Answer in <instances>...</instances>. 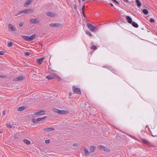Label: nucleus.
<instances>
[{"instance_id": "obj_1", "label": "nucleus", "mask_w": 157, "mask_h": 157, "mask_svg": "<svg viewBox=\"0 0 157 157\" xmlns=\"http://www.w3.org/2000/svg\"><path fill=\"white\" fill-rule=\"evenodd\" d=\"M46 78L48 80H52V79L54 78L57 79L58 78V81H59L60 80V78L58 77L55 74H51L47 75L46 77Z\"/></svg>"}, {"instance_id": "obj_2", "label": "nucleus", "mask_w": 157, "mask_h": 157, "mask_svg": "<svg viewBox=\"0 0 157 157\" xmlns=\"http://www.w3.org/2000/svg\"><path fill=\"white\" fill-rule=\"evenodd\" d=\"M54 112L56 113L60 114H65L68 113V112L66 110H59L58 109H53Z\"/></svg>"}, {"instance_id": "obj_3", "label": "nucleus", "mask_w": 157, "mask_h": 157, "mask_svg": "<svg viewBox=\"0 0 157 157\" xmlns=\"http://www.w3.org/2000/svg\"><path fill=\"white\" fill-rule=\"evenodd\" d=\"M87 26L90 29V30L92 32H94L98 30L97 29L90 24L88 23L87 24Z\"/></svg>"}, {"instance_id": "obj_4", "label": "nucleus", "mask_w": 157, "mask_h": 157, "mask_svg": "<svg viewBox=\"0 0 157 157\" xmlns=\"http://www.w3.org/2000/svg\"><path fill=\"white\" fill-rule=\"evenodd\" d=\"M73 90L75 93L77 94H81V92L80 89L75 86H73Z\"/></svg>"}, {"instance_id": "obj_5", "label": "nucleus", "mask_w": 157, "mask_h": 157, "mask_svg": "<svg viewBox=\"0 0 157 157\" xmlns=\"http://www.w3.org/2000/svg\"><path fill=\"white\" fill-rule=\"evenodd\" d=\"M98 148L102 151H109L110 150L106 146H104L102 145H99L98 147Z\"/></svg>"}, {"instance_id": "obj_6", "label": "nucleus", "mask_w": 157, "mask_h": 157, "mask_svg": "<svg viewBox=\"0 0 157 157\" xmlns=\"http://www.w3.org/2000/svg\"><path fill=\"white\" fill-rule=\"evenodd\" d=\"M47 117L46 116L44 117H40L37 119H32V121L34 123H37L39 121H41Z\"/></svg>"}, {"instance_id": "obj_7", "label": "nucleus", "mask_w": 157, "mask_h": 157, "mask_svg": "<svg viewBox=\"0 0 157 157\" xmlns=\"http://www.w3.org/2000/svg\"><path fill=\"white\" fill-rule=\"evenodd\" d=\"M8 27L10 31H14L16 30V28L15 26L10 23L9 24Z\"/></svg>"}, {"instance_id": "obj_8", "label": "nucleus", "mask_w": 157, "mask_h": 157, "mask_svg": "<svg viewBox=\"0 0 157 157\" xmlns=\"http://www.w3.org/2000/svg\"><path fill=\"white\" fill-rule=\"evenodd\" d=\"M24 78V77L23 76H20L17 78H15L13 80L15 81H21Z\"/></svg>"}, {"instance_id": "obj_9", "label": "nucleus", "mask_w": 157, "mask_h": 157, "mask_svg": "<svg viewBox=\"0 0 157 157\" xmlns=\"http://www.w3.org/2000/svg\"><path fill=\"white\" fill-rule=\"evenodd\" d=\"M141 141L140 142H141L142 143L144 144H150L149 142L147 140L141 138L140 139Z\"/></svg>"}, {"instance_id": "obj_10", "label": "nucleus", "mask_w": 157, "mask_h": 157, "mask_svg": "<svg viewBox=\"0 0 157 157\" xmlns=\"http://www.w3.org/2000/svg\"><path fill=\"white\" fill-rule=\"evenodd\" d=\"M46 14L47 16L51 17H53L55 16V14L54 13L51 12H47Z\"/></svg>"}, {"instance_id": "obj_11", "label": "nucleus", "mask_w": 157, "mask_h": 157, "mask_svg": "<svg viewBox=\"0 0 157 157\" xmlns=\"http://www.w3.org/2000/svg\"><path fill=\"white\" fill-rule=\"evenodd\" d=\"M49 25L51 27H56L59 26L60 25L59 23H52L49 24Z\"/></svg>"}, {"instance_id": "obj_12", "label": "nucleus", "mask_w": 157, "mask_h": 157, "mask_svg": "<svg viewBox=\"0 0 157 157\" xmlns=\"http://www.w3.org/2000/svg\"><path fill=\"white\" fill-rule=\"evenodd\" d=\"M45 111L44 110H41L37 112H36L34 113V114L35 115H43L44 114Z\"/></svg>"}, {"instance_id": "obj_13", "label": "nucleus", "mask_w": 157, "mask_h": 157, "mask_svg": "<svg viewBox=\"0 0 157 157\" xmlns=\"http://www.w3.org/2000/svg\"><path fill=\"white\" fill-rule=\"evenodd\" d=\"M32 23L33 24H37L39 22V20L37 19H33L30 20Z\"/></svg>"}, {"instance_id": "obj_14", "label": "nucleus", "mask_w": 157, "mask_h": 157, "mask_svg": "<svg viewBox=\"0 0 157 157\" xmlns=\"http://www.w3.org/2000/svg\"><path fill=\"white\" fill-rule=\"evenodd\" d=\"M126 20L127 22L130 24H131L132 22V18L129 16H126Z\"/></svg>"}, {"instance_id": "obj_15", "label": "nucleus", "mask_w": 157, "mask_h": 157, "mask_svg": "<svg viewBox=\"0 0 157 157\" xmlns=\"http://www.w3.org/2000/svg\"><path fill=\"white\" fill-rule=\"evenodd\" d=\"M96 147L94 146H91L90 147V150L91 152H93L95 150Z\"/></svg>"}, {"instance_id": "obj_16", "label": "nucleus", "mask_w": 157, "mask_h": 157, "mask_svg": "<svg viewBox=\"0 0 157 157\" xmlns=\"http://www.w3.org/2000/svg\"><path fill=\"white\" fill-rule=\"evenodd\" d=\"M32 0H27V1L24 4V6L25 7L28 6L30 4Z\"/></svg>"}, {"instance_id": "obj_17", "label": "nucleus", "mask_w": 157, "mask_h": 157, "mask_svg": "<svg viewBox=\"0 0 157 157\" xmlns=\"http://www.w3.org/2000/svg\"><path fill=\"white\" fill-rule=\"evenodd\" d=\"M44 130L47 131H52L54 130V129L52 127L47 128H44Z\"/></svg>"}, {"instance_id": "obj_18", "label": "nucleus", "mask_w": 157, "mask_h": 157, "mask_svg": "<svg viewBox=\"0 0 157 157\" xmlns=\"http://www.w3.org/2000/svg\"><path fill=\"white\" fill-rule=\"evenodd\" d=\"M44 59V58H42L37 60V62L40 65L42 63V62H43V60Z\"/></svg>"}, {"instance_id": "obj_19", "label": "nucleus", "mask_w": 157, "mask_h": 157, "mask_svg": "<svg viewBox=\"0 0 157 157\" xmlns=\"http://www.w3.org/2000/svg\"><path fill=\"white\" fill-rule=\"evenodd\" d=\"M36 36V34H34L30 36H29V41L33 40Z\"/></svg>"}, {"instance_id": "obj_20", "label": "nucleus", "mask_w": 157, "mask_h": 157, "mask_svg": "<svg viewBox=\"0 0 157 157\" xmlns=\"http://www.w3.org/2000/svg\"><path fill=\"white\" fill-rule=\"evenodd\" d=\"M22 37L26 40L29 41V36H28L22 35Z\"/></svg>"}, {"instance_id": "obj_21", "label": "nucleus", "mask_w": 157, "mask_h": 157, "mask_svg": "<svg viewBox=\"0 0 157 157\" xmlns=\"http://www.w3.org/2000/svg\"><path fill=\"white\" fill-rule=\"evenodd\" d=\"M135 1L138 7L141 6V3L139 0H135Z\"/></svg>"}, {"instance_id": "obj_22", "label": "nucleus", "mask_w": 157, "mask_h": 157, "mask_svg": "<svg viewBox=\"0 0 157 157\" xmlns=\"http://www.w3.org/2000/svg\"><path fill=\"white\" fill-rule=\"evenodd\" d=\"M83 149L86 155H88L89 153V152L87 149L85 147H83Z\"/></svg>"}, {"instance_id": "obj_23", "label": "nucleus", "mask_w": 157, "mask_h": 157, "mask_svg": "<svg viewBox=\"0 0 157 157\" xmlns=\"http://www.w3.org/2000/svg\"><path fill=\"white\" fill-rule=\"evenodd\" d=\"M131 24L132 25L135 27L137 28L138 27V25L136 22H133Z\"/></svg>"}, {"instance_id": "obj_24", "label": "nucleus", "mask_w": 157, "mask_h": 157, "mask_svg": "<svg viewBox=\"0 0 157 157\" xmlns=\"http://www.w3.org/2000/svg\"><path fill=\"white\" fill-rule=\"evenodd\" d=\"M23 141L25 143L28 145L30 144L31 143V142L30 141L27 139L24 140Z\"/></svg>"}, {"instance_id": "obj_25", "label": "nucleus", "mask_w": 157, "mask_h": 157, "mask_svg": "<svg viewBox=\"0 0 157 157\" xmlns=\"http://www.w3.org/2000/svg\"><path fill=\"white\" fill-rule=\"evenodd\" d=\"M86 33L89 36H92V34L89 30H86L85 31Z\"/></svg>"}, {"instance_id": "obj_26", "label": "nucleus", "mask_w": 157, "mask_h": 157, "mask_svg": "<svg viewBox=\"0 0 157 157\" xmlns=\"http://www.w3.org/2000/svg\"><path fill=\"white\" fill-rule=\"evenodd\" d=\"M25 107L24 106H21L18 108L17 109L18 111H21L25 109Z\"/></svg>"}, {"instance_id": "obj_27", "label": "nucleus", "mask_w": 157, "mask_h": 157, "mask_svg": "<svg viewBox=\"0 0 157 157\" xmlns=\"http://www.w3.org/2000/svg\"><path fill=\"white\" fill-rule=\"evenodd\" d=\"M143 12L146 15L148 13V11L147 9H144L143 10Z\"/></svg>"}, {"instance_id": "obj_28", "label": "nucleus", "mask_w": 157, "mask_h": 157, "mask_svg": "<svg viewBox=\"0 0 157 157\" xmlns=\"http://www.w3.org/2000/svg\"><path fill=\"white\" fill-rule=\"evenodd\" d=\"M129 136L131 137L132 138L134 139V140L138 141L139 142H140V141L137 139L136 138L135 136H132L130 134H127Z\"/></svg>"}, {"instance_id": "obj_29", "label": "nucleus", "mask_w": 157, "mask_h": 157, "mask_svg": "<svg viewBox=\"0 0 157 157\" xmlns=\"http://www.w3.org/2000/svg\"><path fill=\"white\" fill-rule=\"evenodd\" d=\"M30 11H31V10L30 9H27L23 10V12L25 13H27L29 12Z\"/></svg>"}, {"instance_id": "obj_30", "label": "nucleus", "mask_w": 157, "mask_h": 157, "mask_svg": "<svg viewBox=\"0 0 157 157\" xmlns=\"http://www.w3.org/2000/svg\"><path fill=\"white\" fill-rule=\"evenodd\" d=\"M12 45H13V43L11 42H9L8 43V46L9 47L12 46Z\"/></svg>"}, {"instance_id": "obj_31", "label": "nucleus", "mask_w": 157, "mask_h": 157, "mask_svg": "<svg viewBox=\"0 0 157 157\" xmlns=\"http://www.w3.org/2000/svg\"><path fill=\"white\" fill-rule=\"evenodd\" d=\"M90 48L91 49H96L97 48L96 46H95L94 45H93V46H91V47Z\"/></svg>"}, {"instance_id": "obj_32", "label": "nucleus", "mask_w": 157, "mask_h": 157, "mask_svg": "<svg viewBox=\"0 0 157 157\" xmlns=\"http://www.w3.org/2000/svg\"><path fill=\"white\" fill-rule=\"evenodd\" d=\"M155 21L154 20L153 18H151L150 19V22H154Z\"/></svg>"}, {"instance_id": "obj_33", "label": "nucleus", "mask_w": 157, "mask_h": 157, "mask_svg": "<svg viewBox=\"0 0 157 157\" xmlns=\"http://www.w3.org/2000/svg\"><path fill=\"white\" fill-rule=\"evenodd\" d=\"M112 1H113V2H114L116 3V4H119L118 2V1H116V0H112Z\"/></svg>"}, {"instance_id": "obj_34", "label": "nucleus", "mask_w": 157, "mask_h": 157, "mask_svg": "<svg viewBox=\"0 0 157 157\" xmlns=\"http://www.w3.org/2000/svg\"><path fill=\"white\" fill-rule=\"evenodd\" d=\"M5 53V52L3 51H0V55H3Z\"/></svg>"}, {"instance_id": "obj_35", "label": "nucleus", "mask_w": 157, "mask_h": 157, "mask_svg": "<svg viewBox=\"0 0 157 157\" xmlns=\"http://www.w3.org/2000/svg\"><path fill=\"white\" fill-rule=\"evenodd\" d=\"M45 142L46 144H48L49 143L50 141L49 140H45Z\"/></svg>"}, {"instance_id": "obj_36", "label": "nucleus", "mask_w": 157, "mask_h": 157, "mask_svg": "<svg viewBox=\"0 0 157 157\" xmlns=\"http://www.w3.org/2000/svg\"><path fill=\"white\" fill-rule=\"evenodd\" d=\"M7 125L8 127L12 128V126L10 124H8Z\"/></svg>"}, {"instance_id": "obj_37", "label": "nucleus", "mask_w": 157, "mask_h": 157, "mask_svg": "<svg viewBox=\"0 0 157 157\" xmlns=\"http://www.w3.org/2000/svg\"><path fill=\"white\" fill-rule=\"evenodd\" d=\"M22 13H24L23 10L20 11L19 12L18 14H20Z\"/></svg>"}, {"instance_id": "obj_38", "label": "nucleus", "mask_w": 157, "mask_h": 157, "mask_svg": "<svg viewBox=\"0 0 157 157\" xmlns=\"http://www.w3.org/2000/svg\"><path fill=\"white\" fill-rule=\"evenodd\" d=\"M151 135L152 136H157V135L155 134H152L151 132Z\"/></svg>"}, {"instance_id": "obj_39", "label": "nucleus", "mask_w": 157, "mask_h": 157, "mask_svg": "<svg viewBox=\"0 0 157 157\" xmlns=\"http://www.w3.org/2000/svg\"><path fill=\"white\" fill-rule=\"evenodd\" d=\"M82 11V14H83V15L84 16V17H85V13H84V10H83V11Z\"/></svg>"}, {"instance_id": "obj_40", "label": "nucleus", "mask_w": 157, "mask_h": 157, "mask_svg": "<svg viewBox=\"0 0 157 157\" xmlns=\"http://www.w3.org/2000/svg\"><path fill=\"white\" fill-rule=\"evenodd\" d=\"M84 7H85V5H83V6H82V11H83V10H84Z\"/></svg>"}, {"instance_id": "obj_41", "label": "nucleus", "mask_w": 157, "mask_h": 157, "mask_svg": "<svg viewBox=\"0 0 157 157\" xmlns=\"http://www.w3.org/2000/svg\"><path fill=\"white\" fill-rule=\"evenodd\" d=\"M29 55V52H27L25 53V55L26 56H28Z\"/></svg>"}, {"instance_id": "obj_42", "label": "nucleus", "mask_w": 157, "mask_h": 157, "mask_svg": "<svg viewBox=\"0 0 157 157\" xmlns=\"http://www.w3.org/2000/svg\"><path fill=\"white\" fill-rule=\"evenodd\" d=\"M23 25V24L22 23H20L19 24V26L20 27H21Z\"/></svg>"}, {"instance_id": "obj_43", "label": "nucleus", "mask_w": 157, "mask_h": 157, "mask_svg": "<svg viewBox=\"0 0 157 157\" xmlns=\"http://www.w3.org/2000/svg\"><path fill=\"white\" fill-rule=\"evenodd\" d=\"M6 113V111L5 110H4L3 111V112H2V114H3V115H5Z\"/></svg>"}, {"instance_id": "obj_44", "label": "nucleus", "mask_w": 157, "mask_h": 157, "mask_svg": "<svg viewBox=\"0 0 157 157\" xmlns=\"http://www.w3.org/2000/svg\"><path fill=\"white\" fill-rule=\"evenodd\" d=\"M110 5L112 6H113V5L112 3H110Z\"/></svg>"}, {"instance_id": "obj_45", "label": "nucleus", "mask_w": 157, "mask_h": 157, "mask_svg": "<svg viewBox=\"0 0 157 157\" xmlns=\"http://www.w3.org/2000/svg\"><path fill=\"white\" fill-rule=\"evenodd\" d=\"M69 96H71V95H72V93H71V92H70L69 93Z\"/></svg>"}, {"instance_id": "obj_46", "label": "nucleus", "mask_w": 157, "mask_h": 157, "mask_svg": "<svg viewBox=\"0 0 157 157\" xmlns=\"http://www.w3.org/2000/svg\"><path fill=\"white\" fill-rule=\"evenodd\" d=\"M85 0H82V1H85Z\"/></svg>"}]
</instances>
